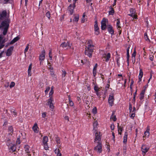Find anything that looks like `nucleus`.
I'll return each mask as SVG.
<instances>
[{
  "label": "nucleus",
  "mask_w": 156,
  "mask_h": 156,
  "mask_svg": "<svg viewBox=\"0 0 156 156\" xmlns=\"http://www.w3.org/2000/svg\"><path fill=\"white\" fill-rule=\"evenodd\" d=\"M94 49V47L90 45L89 46H86L85 50V55L89 58H91Z\"/></svg>",
  "instance_id": "f257e3e1"
},
{
  "label": "nucleus",
  "mask_w": 156,
  "mask_h": 156,
  "mask_svg": "<svg viewBox=\"0 0 156 156\" xmlns=\"http://www.w3.org/2000/svg\"><path fill=\"white\" fill-rule=\"evenodd\" d=\"M76 1H74V2L73 3V5L72 4L68 7V13L70 15H72L73 13L74 12V9L76 6L75 3Z\"/></svg>",
  "instance_id": "f03ea898"
},
{
  "label": "nucleus",
  "mask_w": 156,
  "mask_h": 156,
  "mask_svg": "<svg viewBox=\"0 0 156 156\" xmlns=\"http://www.w3.org/2000/svg\"><path fill=\"white\" fill-rule=\"evenodd\" d=\"M108 21L107 18H103L101 21V29L102 30H105L107 27L106 23Z\"/></svg>",
  "instance_id": "7ed1b4c3"
},
{
  "label": "nucleus",
  "mask_w": 156,
  "mask_h": 156,
  "mask_svg": "<svg viewBox=\"0 0 156 156\" xmlns=\"http://www.w3.org/2000/svg\"><path fill=\"white\" fill-rule=\"evenodd\" d=\"M98 145L94 148V150L97 152L98 153H101L102 150V145L100 142H98Z\"/></svg>",
  "instance_id": "20e7f679"
},
{
  "label": "nucleus",
  "mask_w": 156,
  "mask_h": 156,
  "mask_svg": "<svg viewBox=\"0 0 156 156\" xmlns=\"http://www.w3.org/2000/svg\"><path fill=\"white\" fill-rule=\"evenodd\" d=\"M94 30L95 32L94 34L96 35H98L100 34V29L98 26L97 20H96L94 22Z\"/></svg>",
  "instance_id": "39448f33"
},
{
  "label": "nucleus",
  "mask_w": 156,
  "mask_h": 156,
  "mask_svg": "<svg viewBox=\"0 0 156 156\" xmlns=\"http://www.w3.org/2000/svg\"><path fill=\"white\" fill-rule=\"evenodd\" d=\"M108 32L112 36L114 34V31L113 28L111 24H108L107 25V27L106 28Z\"/></svg>",
  "instance_id": "423d86ee"
},
{
  "label": "nucleus",
  "mask_w": 156,
  "mask_h": 156,
  "mask_svg": "<svg viewBox=\"0 0 156 156\" xmlns=\"http://www.w3.org/2000/svg\"><path fill=\"white\" fill-rule=\"evenodd\" d=\"M114 100V98L113 94H111L109 95L108 99V102L111 106H112L113 105Z\"/></svg>",
  "instance_id": "0eeeda50"
},
{
  "label": "nucleus",
  "mask_w": 156,
  "mask_h": 156,
  "mask_svg": "<svg viewBox=\"0 0 156 156\" xmlns=\"http://www.w3.org/2000/svg\"><path fill=\"white\" fill-rule=\"evenodd\" d=\"M53 100V99L52 97H50V98L48 99L47 104V105H49L50 108L52 109L54 108V106L52 103V101Z\"/></svg>",
  "instance_id": "6e6552de"
},
{
  "label": "nucleus",
  "mask_w": 156,
  "mask_h": 156,
  "mask_svg": "<svg viewBox=\"0 0 156 156\" xmlns=\"http://www.w3.org/2000/svg\"><path fill=\"white\" fill-rule=\"evenodd\" d=\"M100 133L97 132L95 133V137L94 139V142L95 143L97 141L99 142L101 140V137L100 136Z\"/></svg>",
  "instance_id": "1a4fd4ad"
},
{
  "label": "nucleus",
  "mask_w": 156,
  "mask_h": 156,
  "mask_svg": "<svg viewBox=\"0 0 156 156\" xmlns=\"http://www.w3.org/2000/svg\"><path fill=\"white\" fill-rule=\"evenodd\" d=\"M141 151L142 152V154L143 155L146 154V153L149 150V148L146 147L145 145H143L141 147Z\"/></svg>",
  "instance_id": "9d476101"
},
{
  "label": "nucleus",
  "mask_w": 156,
  "mask_h": 156,
  "mask_svg": "<svg viewBox=\"0 0 156 156\" xmlns=\"http://www.w3.org/2000/svg\"><path fill=\"white\" fill-rule=\"evenodd\" d=\"M45 51L44 50H43L41 51V53L40 55L39 56L40 61H42L44 60L45 58Z\"/></svg>",
  "instance_id": "9b49d317"
},
{
  "label": "nucleus",
  "mask_w": 156,
  "mask_h": 156,
  "mask_svg": "<svg viewBox=\"0 0 156 156\" xmlns=\"http://www.w3.org/2000/svg\"><path fill=\"white\" fill-rule=\"evenodd\" d=\"M13 48L14 47L12 46L7 49L6 52V55L7 56H9L11 55Z\"/></svg>",
  "instance_id": "f8f14e48"
},
{
  "label": "nucleus",
  "mask_w": 156,
  "mask_h": 156,
  "mask_svg": "<svg viewBox=\"0 0 156 156\" xmlns=\"http://www.w3.org/2000/svg\"><path fill=\"white\" fill-rule=\"evenodd\" d=\"M130 14H128V15L129 16L133 17L134 16V14L136 13V10L135 9L133 8H130L129 9Z\"/></svg>",
  "instance_id": "ddd939ff"
},
{
  "label": "nucleus",
  "mask_w": 156,
  "mask_h": 156,
  "mask_svg": "<svg viewBox=\"0 0 156 156\" xmlns=\"http://www.w3.org/2000/svg\"><path fill=\"white\" fill-rule=\"evenodd\" d=\"M7 15V12L5 10H4L0 14V19L3 20L4 18L6 17Z\"/></svg>",
  "instance_id": "4468645a"
},
{
  "label": "nucleus",
  "mask_w": 156,
  "mask_h": 156,
  "mask_svg": "<svg viewBox=\"0 0 156 156\" xmlns=\"http://www.w3.org/2000/svg\"><path fill=\"white\" fill-rule=\"evenodd\" d=\"M38 127L37 126V123H35L32 127V129L34 132L36 133L38 132Z\"/></svg>",
  "instance_id": "2eb2a0df"
},
{
  "label": "nucleus",
  "mask_w": 156,
  "mask_h": 156,
  "mask_svg": "<svg viewBox=\"0 0 156 156\" xmlns=\"http://www.w3.org/2000/svg\"><path fill=\"white\" fill-rule=\"evenodd\" d=\"M143 73L142 69H140L139 72V75L138 76L139 80L140 81H141V79L143 77Z\"/></svg>",
  "instance_id": "dca6fc26"
},
{
  "label": "nucleus",
  "mask_w": 156,
  "mask_h": 156,
  "mask_svg": "<svg viewBox=\"0 0 156 156\" xmlns=\"http://www.w3.org/2000/svg\"><path fill=\"white\" fill-rule=\"evenodd\" d=\"M32 64L31 63L30 64L28 67V75L29 76H31V70L32 69Z\"/></svg>",
  "instance_id": "f3484780"
},
{
  "label": "nucleus",
  "mask_w": 156,
  "mask_h": 156,
  "mask_svg": "<svg viewBox=\"0 0 156 156\" xmlns=\"http://www.w3.org/2000/svg\"><path fill=\"white\" fill-rule=\"evenodd\" d=\"M54 152L55 153L57 154V156H61L62 154L60 152V151L59 149H58L57 150V149H56L55 150Z\"/></svg>",
  "instance_id": "a211bd4d"
},
{
  "label": "nucleus",
  "mask_w": 156,
  "mask_h": 156,
  "mask_svg": "<svg viewBox=\"0 0 156 156\" xmlns=\"http://www.w3.org/2000/svg\"><path fill=\"white\" fill-rule=\"evenodd\" d=\"M79 19V16L78 15L75 16L73 20V22L74 23L75 22H77Z\"/></svg>",
  "instance_id": "6ab92c4d"
},
{
  "label": "nucleus",
  "mask_w": 156,
  "mask_h": 156,
  "mask_svg": "<svg viewBox=\"0 0 156 156\" xmlns=\"http://www.w3.org/2000/svg\"><path fill=\"white\" fill-rule=\"evenodd\" d=\"M48 141V138L47 136H44L43 137V144H45L47 143Z\"/></svg>",
  "instance_id": "aec40b11"
},
{
  "label": "nucleus",
  "mask_w": 156,
  "mask_h": 156,
  "mask_svg": "<svg viewBox=\"0 0 156 156\" xmlns=\"http://www.w3.org/2000/svg\"><path fill=\"white\" fill-rule=\"evenodd\" d=\"M109 9L111 10L109 11V14L110 15H113L114 13V10L112 6H110Z\"/></svg>",
  "instance_id": "412c9836"
},
{
  "label": "nucleus",
  "mask_w": 156,
  "mask_h": 156,
  "mask_svg": "<svg viewBox=\"0 0 156 156\" xmlns=\"http://www.w3.org/2000/svg\"><path fill=\"white\" fill-rule=\"evenodd\" d=\"M55 140L57 143V144H60L61 143L60 139L59 137H58L57 136H56L55 137Z\"/></svg>",
  "instance_id": "4be33fe9"
},
{
  "label": "nucleus",
  "mask_w": 156,
  "mask_h": 156,
  "mask_svg": "<svg viewBox=\"0 0 156 156\" xmlns=\"http://www.w3.org/2000/svg\"><path fill=\"white\" fill-rule=\"evenodd\" d=\"M13 130L12 127V126H9L8 129V131L9 133V134H12L13 133Z\"/></svg>",
  "instance_id": "5701e85b"
},
{
  "label": "nucleus",
  "mask_w": 156,
  "mask_h": 156,
  "mask_svg": "<svg viewBox=\"0 0 156 156\" xmlns=\"http://www.w3.org/2000/svg\"><path fill=\"white\" fill-rule=\"evenodd\" d=\"M105 55L106 56L105 61L106 62H108L111 57L110 54L109 53H108L107 54V55L105 54Z\"/></svg>",
  "instance_id": "b1692460"
},
{
  "label": "nucleus",
  "mask_w": 156,
  "mask_h": 156,
  "mask_svg": "<svg viewBox=\"0 0 156 156\" xmlns=\"http://www.w3.org/2000/svg\"><path fill=\"white\" fill-rule=\"evenodd\" d=\"M68 43L67 42H63L61 44V46L63 48H65L68 46Z\"/></svg>",
  "instance_id": "393cba45"
},
{
  "label": "nucleus",
  "mask_w": 156,
  "mask_h": 156,
  "mask_svg": "<svg viewBox=\"0 0 156 156\" xmlns=\"http://www.w3.org/2000/svg\"><path fill=\"white\" fill-rule=\"evenodd\" d=\"M53 89L54 87L52 86L51 87V91L49 93V96L50 98V97H52V95L54 93Z\"/></svg>",
  "instance_id": "a878e982"
},
{
  "label": "nucleus",
  "mask_w": 156,
  "mask_h": 156,
  "mask_svg": "<svg viewBox=\"0 0 156 156\" xmlns=\"http://www.w3.org/2000/svg\"><path fill=\"white\" fill-rule=\"evenodd\" d=\"M69 100V104L70 106H73L74 105V103L73 101L71 100L70 97L69 96H68Z\"/></svg>",
  "instance_id": "bb28decb"
},
{
  "label": "nucleus",
  "mask_w": 156,
  "mask_h": 156,
  "mask_svg": "<svg viewBox=\"0 0 156 156\" xmlns=\"http://www.w3.org/2000/svg\"><path fill=\"white\" fill-rule=\"evenodd\" d=\"M144 38L146 41H148L149 42H150V40L149 39V38L148 37V36H147V33L146 32H145L144 34Z\"/></svg>",
  "instance_id": "cd10ccee"
},
{
  "label": "nucleus",
  "mask_w": 156,
  "mask_h": 156,
  "mask_svg": "<svg viewBox=\"0 0 156 156\" xmlns=\"http://www.w3.org/2000/svg\"><path fill=\"white\" fill-rule=\"evenodd\" d=\"M114 113L113 112L112 113V114L111 115V119H113V121L114 122L117 119L116 118V116L114 115Z\"/></svg>",
  "instance_id": "c85d7f7f"
},
{
  "label": "nucleus",
  "mask_w": 156,
  "mask_h": 156,
  "mask_svg": "<svg viewBox=\"0 0 156 156\" xmlns=\"http://www.w3.org/2000/svg\"><path fill=\"white\" fill-rule=\"evenodd\" d=\"M92 41L91 40H89L87 42V46H89V45L92 46L94 47V45L92 44Z\"/></svg>",
  "instance_id": "c756f323"
},
{
  "label": "nucleus",
  "mask_w": 156,
  "mask_h": 156,
  "mask_svg": "<svg viewBox=\"0 0 156 156\" xmlns=\"http://www.w3.org/2000/svg\"><path fill=\"white\" fill-rule=\"evenodd\" d=\"M120 22L119 19H117V22L116 24V26L117 27V29L121 28V27L120 26Z\"/></svg>",
  "instance_id": "7c9ffc66"
},
{
  "label": "nucleus",
  "mask_w": 156,
  "mask_h": 156,
  "mask_svg": "<svg viewBox=\"0 0 156 156\" xmlns=\"http://www.w3.org/2000/svg\"><path fill=\"white\" fill-rule=\"evenodd\" d=\"M29 146L28 145H26L24 147V148L25 149V151L26 152L28 153H30V151L29 149Z\"/></svg>",
  "instance_id": "2f4dec72"
},
{
  "label": "nucleus",
  "mask_w": 156,
  "mask_h": 156,
  "mask_svg": "<svg viewBox=\"0 0 156 156\" xmlns=\"http://www.w3.org/2000/svg\"><path fill=\"white\" fill-rule=\"evenodd\" d=\"M149 129H147L144 132V134L146 136L148 137L149 136Z\"/></svg>",
  "instance_id": "473e14b6"
},
{
  "label": "nucleus",
  "mask_w": 156,
  "mask_h": 156,
  "mask_svg": "<svg viewBox=\"0 0 156 156\" xmlns=\"http://www.w3.org/2000/svg\"><path fill=\"white\" fill-rule=\"evenodd\" d=\"M118 132H122V131L123 130V129L122 127L119 126V124L118 123Z\"/></svg>",
  "instance_id": "72a5a7b5"
},
{
  "label": "nucleus",
  "mask_w": 156,
  "mask_h": 156,
  "mask_svg": "<svg viewBox=\"0 0 156 156\" xmlns=\"http://www.w3.org/2000/svg\"><path fill=\"white\" fill-rule=\"evenodd\" d=\"M46 16L49 19H50L51 17V14L50 12L49 11H48L47 12L46 14Z\"/></svg>",
  "instance_id": "f704fd0d"
},
{
  "label": "nucleus",
  "mask_w": 156,
  "mask_h": 156,
  "mask_svg": "<svg viewBox=\"0 0 156 156\" xmlns=\"http://www.w3.org/2000/svg\"><path fill=\"white\" fill-rule=\"evenodd\" d=\"M48 65L49 67L48 69L51 70H53V68L51 66V63H50L48 61Z\"/></svg>",
  "instance_id": "c9c22d12"
},
{
  "label": "nucleus",
  "mask_w": 156,
  "mask_h": 156,
  "mask_svg": "<svg viewBox=\"0 0 156 156\" xmlns=\"http://www.w3.org/2000/svg\"><path fill=\"white\" fill-rule=\"evenodd\" d=\"M16 149V147L14 145H13L10 148V149L12 151V152L15 151Z\"/></svg>",
  "instance_id": "e433bc0d"
},
{
  "label": "nucleus",
  "mask_w": 156,
  "mask_h": 156,
  "mask_svg": "<svg viewBox=\"0 0 156 156\" xmlns=\"http://www.w3.org/2000/svg\"><path fill=\"white\" fill-rule=\"evenodd\" d=\"M97 73V69L93 68V74L94 77H95Z\"/></svg>",
  "instance_id": "4c0bfd02"
},
{
  "label": "nucleus",
  "mask_w": 156,
  "mask_h": 156,
  "mask_svg": "<svg viewBox=\"0 0 156 156\" xmlns=\"http://www.w3.org/2000/svg\"><path fill=\"white\" fill-rule=\"evenodd\" d=\"M92 112L93 114H96L97 113V109L96 107H94L92 109Z\"/></svg>",
  "instance_id": "58836bf2"
},
{
  "label": "nucleus",
  "mask_w": 156,
  "mask_h": 156,
  "mask_svg": "<svg viewBox=\"0 0 156 156\" xmlns=\"http://www.w3.org/2000/svg\"><path fill=\"white\" fill-rule=\"evenodd\" d=\"M62 78H65L66 74V72L65 70H62Z\"/></svg>",
  "instance_id": "ea45409f"
},
{
  "label": "nucleus",
  "mask_w": 156,
  "mask_h": 156,
  "mask_svg": "<svg viewBox=\"0 0 156 156\" xmlns=\"http://www.w3.org/2000/svg\"><path fill=\"white\" fill-rule=\"evenodd\" d=\"M15 83L14 82H12L9 85L10 88H11L13 87L15 85Z\"/></svg>",
  "instance_id": "a19ab883"
},
{
  "label": "nucleus",
  "mask_w": 156,
  "mask_h": 156,
  "mask_svg": "<svg viewBox=\"0 0 156 156\" xmlns=\"http://www.w3.org/2000/svg\"><path fill=\"white\" fill-rule=\"evenodd\" d=\"M50 89V87H48L46 88V90H45V93L46 94H47L48 91Z\"/></svg>",
  "instance_id": "79ce46f5"
},
{
  "label": "nucleus",
  "mask_w": 156,
  "mask_h": 156,
  "mask_svg": "<svg viewBox=\"0 0 156 156\" xmlns=\"http://www.w3.org/2000/svg\"><path fill=\"white\" fill-rule=\"evenodd\" d=\"M136 55V51L135 49H134V50L133 53L132 55V57H135Z\"/></svg>",
  "instance_id": "37998d69"
},
{
  "label": "nucleus",
  "mask_w": 156,
  "mask_h": 156,
  "mask_svg": "<svg viewBox=\"0 0 156 156\" xmlns=\"http://www.w3.org/2000/svg\"><path fill=\"white\" fill-rule=\"evenodd\" d=\"M87 2V3L88 4V5H89L91 6H92V3L91 2V1H86Z\"/></svg>",
  "instance_id": "c03bdc74"
},
{
  "label": "nucleus",
  "mask_w": 156,
  "mask_h": 156,
  "mask_svg": "<svg viewBox=\"0 0 156 156\" xmlns=\"http://www.w3.org/2000/svg\"><path fill=\"white\" fill-rule=\"evenodd\" d=\"M120 57L116 59V62H117V65L119 67L120 66V61H119V59Z\"/></svg>",
  "instance_id": "a18cd8bd"
},
{
  "label": "nucleus",
  "mask_w": 156,
  "mask_h": 156,
  "mask_svg": "<svg viewBox=\"0 0 156 156\" xmlns=\"http://www.w3.org/2000/svg\"><path fill=\"white\" fill-rule=\"evenodd\" d=\"M127 136H128L127 133L126 132H125V133L124 134V137H123V139L127 140Z\"/></svg>",
  "instance_id": "49530a36"
},
{
  "label": "nucleus",
  "mask_w": 156,
  "mask_h": 156,
  "mask_svg": "<svg viewBox=\"0 0 156 156\" xmlns=\"http://www.w3.org/2000/svg\"><path fill=\"white\" fill-rule=\"evenodd\" d=\"M129 111L130 112H132V105L130 103H129Z\"/></svg>",
  "instance_id": "de8ad7c7"
},
{
  "label": "nucleus",
  "mask_w": 156,
  "mask_h": 156,
  "mask_svg": "<svg viewBox=\"0 0 156 156\" xmlns=\"http://www.w3.org/2000/svg\"><path fill=\"white\" fill-rule=\"evenodd\" d=\"M44 145V147L45 150H47V149L48 148V143L45 144H43Z\"/></svg>",
  "instance_id": "09e8293b"
},
{
  "label": "nucleus",
  "mask_w": 156,
  "mask_h": 156,
  "mask_svg": "<svg viewBox=\"0 0 156 156\" xmlns=\"http://www.w3.org/2000/svg\"><path fill=\"white\" fill-rule=\"evenodd\" d=\"M135 116V114L134 112L132 113L130 116V117L132 119H133Z\"/></svg>",
  "instance_id": "8fccbe9b"
},
{
  "label": "nucleus",
  "mask_w": 156,
  "mask_h": 156,
  "mask_svg": "<svg viewBox=\"0 0 156 156\" xmlns=\"http://www.w3.org/2000/svg\"><path fill=\"white\" fill-rule=\"evenodd\" d=\"M11 113H12L13 115H14L15 116L17 115V113L15 111L12 110L11 111Z\"/></svg>",
  "instance_id": "3c124183"
},
{
  "label": "nucleus",
  "mask_w": 156,
  "mask_h": 156,
  "mask_svg": "<svg viewBox=\"0 0 156 156\" xmlns=\"http://www.w3.org/2000/svg\"><path fill=\"white\" fill-rule=\"evenodd\" d=\"M29 44H27V45L26 46V47L24 50V53H26L28 51L29 48Z\"/></svg>",
  "instance_id": "603ef678"
},
{
  "label": "nucleus",
  "mask_w": 156,
  "mask_h": 156,
  "mask_svg": "<svg viewBox=\"0 0 156 156\" xmlns=\"http://www.w3.org/2000/svg\"><path fill=\"white\" fill-rule=\"evenodd\" d=\"M111 129L112 130H114L115 128V126L113 124H112L110 126Z\"/></svg>",
  "instance_id": "864d4df0"
},
{
  "label": "nucleus",
  "mask_w": 156,
  "mask_h": 156,
  "mask_svg": "<svg viewBox=\"0 0 156 156\" xmlns=\"http://www.w3.org/2000/svg\"><path fill=\"white\" fill-rule=\"evenodd\" d=\"M109 86L110 85L109 84H107L105 86V90L107 91L108 89L109 88Z\"/></svg>",
  "instance_id": "5fc2aeb1"
},
{
  "label": "nucleus",
  "mask_w": 156,
  "mask_h": 156,
  "mask_svg": "<svg viewBox=\"0 0 156 156\" xmlns=\"http://www.w3.org/2000/svg\"><path fill=\"white\" fill-rule=\"evenodd\" d=\"M50 74L52 77H53L55 76L54 72L52 70H50Z\"/></svg>",
  "instance_id": "6e6d98bb"
},
{
  "label": "nucleus",
  "mask_w": 156,
  "mask_h": 156,
  "mask_svg": "<svg viewBox=\"0 0 156 156\" xmlns=\"http://www.w3.org/2000/svg\"><path fill=\"white\" fill-rule=\"evenodd\" d=\"M20 138H18L16 141V144H20Z\"/></svg>",
  "instance_id": "4d7b16f0"
},
{
  "label": "nucleus",
  "mask_w": 156,
  "mask_h": 156,
  "mask_svg": "<svg viewBox=\"0 0 156 156\" xmlns=\"http://www.w3.org/2000/svg\"><path fill=\"white\" fill-rule=\"evenodd\" d=\"M4 1V2H3V4H7L8 3H10V1Z\"/></svg>",
  "instance_id": "13d9d810"
},
{
  "label": "nucleus",
  "mask_w": 156,
  "mask_h": 156,
  "mask_svg": "<svg viewBox=\"0 0 156 156\" xmlns=\"http://www.w3.org/2000/svg\"><path fill=\"white\" fill-rule=\"evenodd\" d=\"M3 38V37L2 34H0V44L1 43V41Z\"/></svg>",
  "instance_id": "bf43d9fd"
},
{
  "label": "nucleus",
  "mask_w": 156,
  "mask_h": 156,
  "mask_svg": "<svg viewBox=\"0 0 156 156\" xmlns=\"http://www.w3.org/2000/svg\"><path fill=\"white\" fill-rule=\"evenodd\" d=\"M19 39V38L18 37H16L14 38L13 39L14 41H15V42H16L17 41H18Z\"/></svg>",
  "instance_id": "052dcab7"
},
{
  "label": "nucleus",
  "mask_w": 156,
  "mask_h": 156,
  "mask_svg": "<svg viewBox=\"0 0 156 156\" xmlns=\"http://www.w3.org/2000/svg\"><path fill=\"white\" fill-rule=\"evenodd\" d=\"M15 41H14L13 39L9 43H8V44H12L15 43Z\"/></svg>",
  "instance_id": "680f3d73"
},
{
  "label": "nucleus",
  "mask_w": 156,
  "mask_h": 156,
  "mask_svg": "<svg viewBox=\"0 0 156 156\" xmlns=\"http://www.w3.org/2000/svg\"><path fill=\"white\" fill-rule=\"evenodd\" d=\"M98 87H97L96 86H95L94 87V90L95 91V92H97V91H98Z\"/></svg>",
  "instance_id": "e2e57ef3"
},
{
  "label": "nucleus",
  "mask_w": 156,
  "mask_h": 156,
  "mask_svg": "<svg viewBox=\"0 0 156 156\" xmlns=\"http://www.w3.org/2000/svg\"><path fill=\"white\" fill-rule=\"evenodd\" d=\"M68 46L69 47V48H70L71 47V46L72 45V44L71 43H70L69 42H68Z\"/></svg>",
  "instance_id": "0e129e2a"
},
{
  "label": "nucleus",
  "mask_w": 156,
  "mask_h": 156,
  "mask_svg": "<svg viewBox=\"0 0 156 156\" xmlns=\"http://www.w3.org/2000/svg\"><path fill=\"white\" fill-rule=\"evenodd\" d=\"M144 97V95L140 94V99L141 100Z\"/></svg>",
  "instance_id": "69168bd1"
},
{
  "label": "nucleus",
  "mask_w": 156,
  "mask_h": 156,
  "mask_svg": "<svg viewBox=\"0 0 156 156\" xmlns=\"http://www.w3.org/2000/svg\"><path fill=\"white\" fill-rule=\"evenodd\" d=\"M46 114L45 112L43 113L42 114V117L43 118H45L46 116Z\"/></svg>",
  "instance_id": "338daca9"
},
{
  "label": "nucleus",
  "mask_w": 156,
  "mask_h": 156,
  "mask_svg": "<svg viewBox=\"0 0 156 156\" xmlns=\"http://www.w3.org/2000/svg\"><path fill=\"white\" fill-rule=\"evenodd\" d=\"M6 42L5 39H4L3 40H2L1 41V44H3Z\"/></svg>",
  "instance_id": "774afa93"
}]
</instances>
